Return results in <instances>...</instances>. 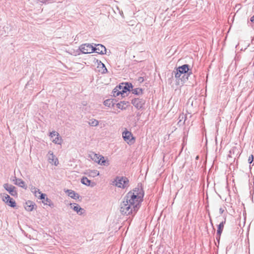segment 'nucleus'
Masks as SVG:
<instances>
[{
	"mask_svg": "<svg viewBox=\"0 0 254 254\" xmlns=\"http://www.w3.org/2000/svg\"><path fill=\"white\" fill-rule=\"evenodd\" d=\"M143 195V190L140 188H136L128 192L120 204V212L127 215L136 212L139 207Z\"/></svg>",
	"mask_w": 254,
	"mask_h": 254,
	"instance_id": "f257e3e1",
	"label": "nucleus"
},
{
	"mask_svg": "<svg viewBox=\"0 0 254 254\" xmlns=\"http://www.w3.org/2000/svg\"><path fill=\"white\" fill-rule=\"evenodd\" d=\"M128 181L127 178L123 177H117L113 182L116 187L124 189L128 186Z\"/></svg>",
	"mask_w": 254,
	"mask_h": 254,
	"instance_id": "f03ea898",
	"label": "nucleus"
},
{
	"mask_svg": "<svg viewBox=\"0 0 254 254\" xmlns=\"http://www.w3.org/2000/svg\"><path fill=\"white\" fill-rule=\"evenodd\" d=\"M49 137L53 143L56 144L62 145L63 139L60 134L56 131H53L49 133Z\"/></svg>",
	"mask_w": 254,
	"mask_h": 254,
	"instance_id": "7ed1b4c3",
	"label": "nucleus"
},
{
	"mask_svg": "<svg viewBox=\"0 0 254 254\" xmlns=\"http://www.w3.org/2000/svg\"><path fill=\"white\" fill-rule=\"evenodd\" d=\"M122 137L124 141L129 145H132L135 142V138L132 133L126 129L122 132Z\"/></svg>",
	"mask_w": 254,
	"mask_h": 254,
	"instance_id": "20e7f679",
	"label": "nucleus"
},
{
	"mask_svg": "<svg viewBox=\"0 0 254 254\" xmlns=\"http://www.w3.org/2000/svg\"><path fill=\"white\" fill-rule=\"evenodd\" d=\"M46 157L47 158L48 162L50 164L55 166H57L59 165V162L58 158L54 154V152L52 151L49 150L46 155Z\"/></svg>",
	"mask_w": 254,
	"mask_h": 254,
	"instance_id": "39448f33",
	"label": "nucleus"
},
{
	"mask_svg": "<svg viewBox=\"0 0 254 254\" xmlns=\"http://www.w3.org/2000/svg\"><path fill=\"white\" fill-rule=\"evenodd\" d=\"M80 50L83 54H89L94 52V47L89 44H85L81 45Z\"/></svg>",
	"mask_w": 254,
	"mask_h": 254,
	"instance_id": "423d86ee",
	"label": "nucleus"
},
{
	"mask_svg": "<svg viewBox=\"0 0 254 254\" xmlns=\"http://www.w3.org/2000/svg\"><path fill=\"white\" fill-rule=\"evenodd\" d=\"M113 94L115 97L120 96L122 97H126V91L123 90V88H122L121 85L120 84L119 86L115 88L113 91Z\"/></svg>",
	"mask_w": 254,
	"mask_h": 254,
	"instance_id": "0eeeda50",
	"label": "nucleus"
},
{
	"mask_svg": "<svg viewBox=\"0 0 254 254\" xmlns=\"http://www.w3.org/2000/svg\"><path fill=\"white\" fill-rule=\"evenodd\" d=\"M69 206L71 209L76 212L78 215H81L85 212V210L81 208L79 205L77 203H70Z\"/></svg>",
	"mask_w": 254,
	"mask_h": 254,
	"instance_id": "6e6552de",
	"label": "nucleus"
},
{
	"mask_svg": "<svg viewBox=\"0 0 254 254\" xmlns=\"http://www.w3.org/2000/svg\"><path fill=\"white\" fill-rule=\"evenodd\" d=\"M2 200L10 207H14L16 206L15 201L7 194H4L2 197Z\"/></svg>",
	"mask_w": 254,
	"mask_h": 254,
	"instance_id": "1a4fd4ad",
	"label": "nucleus"
},
{
	"mask_svg": "<svg viewBox=\"0 0 254 254\" xmlns=\"http://www.w3.org/2000/svg\"><path fill=\"white\" fill-rule=\"evenodd\" d=\"M40 199L42 200V203L44 205H49L51 207L54 206V203L50 199L47 197V195L45 193L41 194Z\"/></svg>",
	"mask_w": 254,
	"mask_h": 254,
	"instance_id": "9d476101",
	"label": "nucleus"
},
{
	"mask_svg": "<svg viewBox=\"0 0 254 254\" xmlns=\"http://www.w3.org/2000/svg\"><path fill=\"white\" fill-rule=\"evenodd\" d=\"M131 103L135 107L139 109L143 107L145 104V101L141 99L136 98L132 100Z\"/></svg>",
	"mask_w": 254,
	"mask_h": 254,
	"instance_id": "9b49d317",
	"label": "nucleus"
},
{
	"mask_svg": "<svg viewBox=\"0 0 254 254\" xmlns=\"http://www.w3.org/2000/svg\"><path fill=\"white\" fill-rule=\"evenodd\" d=\"M36 207L35 203L30 200L26 201L24 205L25 209L28 211H33L36 208Z\"/></svg>",
	"mask_w": 254,
	"mask_h": 254,
	"instance_id": "f8f14e48",
	"label": "nucleus"
},
{
	"mask_svg": "<svg viewBox=\"0 0 254 254\" xmlns=\"http://www.w3.org/2000/svg\"><path fill=\"white\" fill-rule=\"evenodd\" d=\"M94 52L100 54H106V49L102 45L97 44L95 47H94Z\"/></svg>",
	"mask_w": 254,
	"mask_h": 254,
	"instance_id": "ddd939ff",
	"label": "nucleus"
},
{
	"mask_svg": "<svg viewBox=\"0 0 254 254\" xmlns=\"http://www.w3.org/2000/svg\"><path fill=\"white\" fill-rule=\"evenodd\" d=\"M4 188L9 192L12 195H16V190H15V187L8 184H4L3 185Z\"/></svg>",
	"mask_w": 254,
	"mask_h": 254,
	"instance_id": "4468645a",
	"label": "nucleus"
},
{
	"mask_svg": "<svg viewBox=\"0 0 254 254\" xmlns=\"http://www.w3.org/2000/svg\"><path fill=\"white\" fill-rule=\"evenodd\" d=\"M121 85L123 90L126 91V96H127L129 92L130 89L132 88L131 84L128 83H122Z\"/></svg>",
	"mask_w": 254,
	"mask_h": 254,
	"instance_id": "2eb2a0df",
	"label": "nucleus"
},
{
	"mask_svg": "<svg viewBox=\"0 0 254 254\" xmlns=\"http://www.w3.org/2000/svg\"><path fill=\"white\" fill-rule=\"evenodd\" d=\"M99 160L100 163L99 164L100 165L108 166L110 164L109 160L107 158H105L101 155H100Z\"/></svg>",
	"mask_w": 254,
	"mask_h": 254,
	"instance_id": "dca6fc26",
	"label": "nucleus"
},
{
	"mask_svg": "<svg viewBox=\"0 0 254 254\" xmlns=\"http://www.w3.org/2000/svg\"><path fill=\"white\" fill-rule=\"evenodd\" d=\"M97 68L98 71L102 74L106 73L108 71L105 65L101 62H98Z\"/></svg>",
	"mask_w": 254,
	"mask_h": 254,
	"instance_id": "f3484780",
	"label": "nucleus"
},
{
	"mask_svg": "<svg viewBox=\"0 0 254 254\" xmlns=\"http://www.w3.org/2000/svg\"><path fill=\"white\" fill-rule=\"evenodd\" d=\"M65 192L67 193L68 196L72 198L76 199L79 198V195L73 190H68Z\"/></svg>",
	"mask_w": 254,
	"mask_h": 254,
	"instance_id": "a211bd4d",
	"label": "nucleus"
},
{
	"mask_svg": "<svg viewBox=\"0 0 254 254\" xmlns=\"http://www.w3.org/2000/svg\"><path fill=\"white\" fill-rule=\"evenodd\" d=\"M89 157L93 161L99 164L100 163L99 158L100 155L94 153H92L89 155Z\"/></svg>",
	"mask_w": 254,
	"mask_h": 254,
	"instance_id": "6ab92c4d",
	"label": "nucleus"
},
{
	"mask_svg": "<svg viewBox=\"0 0 254 254\" xmlns=\"http://www.w3.org/2000/svg\"><path fill=\"white\" fill-rule=\"evenodd\" d=\"M86 174L89 177H95L99 175V172L96 170H87Z\"/></svg>",
	"mask_w": 254,
	"mask_h": 254,
	"instance_id": "aec40b11",
	"label": "nucleus"
},
{
	"mask_svg": "<svg viewBox=\"0 0 254 254\" xmlns=\"http://www.w3.org/2000/svg\"><path fill=\"white\" fill-rule=\"evenodd\" d=\"M128 103L127 102H120L117 104V107L121 110H126L128 106Z\"/></svg>",
	"mask_w": 254,
	"mask_h": 254,
	"instance_id": "412c9836",
	"label": "nucleus"
},
{
	"mask_svg": "<svg viewBox=\"0 0 254 254\" xmlns=\"http://www.w3.org/2000/svg\"><path fill=\"white\" fill-rule=\"evenodd\" d=\"M31 191L34 194V195L39 199H40L41 194H43L41 192L39 189L35 187L31 188Z\"/></svg>",
	"mask_w": 254,
	"mask_h": 254,
	"instance_id": "4be33fe9",
	"label": "nucleus"
},
{
	"mask_svg": "<svg viewBox=\"0 0 254 254\" xmlns=\"http://www.w3.org/2000/svg\"><path fill=\"white\" fill-rule=\"evenodd\" d=\"M179 71L182 73H185L189 71V67L188 64H184L178 68Z\"/></svg>",
	"mask_w": 254,
	"mask_h": 254,
	"instance_id": "5701e85b",
	"label": "nucleus"
},
{
	"mask_svg": "<svg viewBox=\"0 0 254 254\" xmlns=\"http://www.w3.org/2000/svg\"><path fill=\"white\" fill-rule=\"evenodd\" d=\"M88 124L92 127H97L99 125V122L95 119H91L88 121Z\"/></svg>",
	"mask_w": 254,
	"mask_h": 254,
	"instance_id": "b1692460",
	"label": "nucleus"
},
{
	"mask_svg": "<svg viewBox=\"0 0 254 254\" xmlns=\"http://www.w3.org/2000/svg\"><path fill=\"white\" fill-rule=\"evenodd\" d=\"M17 185L25 190L27 189V185L25 184V182L21 179H17Z\"/></svg>",
	"mask_w": 254,
	"mask_h": 254,
	"instance_id": "393cba45",
	"label": "nucleus"
},
{
	"mask_svg": "<svg viewBox=\"0 0 254 254\" xmlns=\"http://www.w3.org/2000/svg\"><path fill=\"white\" fill-rule=\"evenodd\" d=\"M224 223H225V222H222L218 225V229L217 230V234L219 236V237H220V236L222 233V232L223 231Z\"/></svg>",
	"mask_w": 254,
	"mask_h": 254,
	"instance_id": "a878e982",
	"label": "nucleus"
},
{
	"mask_svg": "<svg viewBox=\"0 0 254 254\" xmlns=\"http://www.w3.org/2000/svg\"><path fill=\"white\" fill-rule=\"evenodd\" d=\"M81 183L87 186L91 185V181L88 179L86 177H83L81 181Z\"/></svg>",
	"mask_w": 254,
	"mask_h": 254,
	"instance_id": "bb28decb",
	"label": "nucleus"
},
{
	"mask_svg": "<svg viewBox=\"0 0 254 254\" xmlns=\"http://www.w3.org/2000/svg\"><path fill=\"white\" fill-rule=\"evenodd\" d=\"M185 118V115L184 114L180 115L179 119V121L178 124H180V125H183L184 124L185 120L183 121L184 119Z\"/></svg>",
	"mask_w": 254,
	"mask_h": 254,
	"instance_id": "cd10ccee",
	"label": "nucleus"
},
{
	"mask_svg": "<svg viewBox=\"0 0 254 254\" xmlns=\"http://www.w3.org/2000/svg\"><path fill=\"white\" fill-rule=\"evenodd\" d=\"M113 102L111 99H107L104 102V105L107 107H110Z\"/></svg>",
	"mask_w": 254,
	"mask_h": 254,
	"instance_id": "c85d7f7f",
	"label": "nucleus"
},
{
	"mask_svg": "<svg viewBox=\"0 0 254 254\" xmlns=\"http://www.w3.org/2000/svg\"><path fill=\"white\" fill-rule=\"evenodd\" d=\"M142 93V90L139 88H136L133 90V93L135 94H139Z\"/></svg>",
	"mask_w": 254,
	"mask_h": 254,
	"instance_id": "c756f323",
	"label": "nucleus"
},
{
	"mask_svg": "<svg viewBox=\"0 0 254 254\" xmlns=\"http://www.w3.org/2000/svg\"><path fill=\"white\" fill-rule=\"evenodd\" d=\"M253 160H254L253 155H251V156H249V157L248 158V162L250 164H251L253 162Z\"/></svg>",
	"mask_w": 254,
	"mask_h": 254,
	"instance_id": "7c9ffc66",
	"label": "nucleus"
},
{
	"mask_svg": "<svg viewBox=\"0 0 254 254\" xmlns=\"http://www.w3.org/2000/svg\"><path fill=\"white\" fill-rule=\"evenodd\" d=\"M181 74H182V73L180 72L178 70V69H177V72L175 73V77L176 78H179L180 77Z\"/></svg>",
	"mask_w": 254,
	"mask_h": 254,
	"instance_id": "2f4dec72",
	"label": "nucleus"
},
{
	"mask_svg": "<svg viewBox=\"0 0 254 254\" xmlns=\"http://www.w3.org/2000/svg\"><path fill=\"white\" fill-rule=\"evenodd\" d=\"M250 21L253 23H254V17H251L250 19Z\"/></svg>",
	"mask_w": 254,
	"mask_h": 254,
	"instance_id": "473e14b6",
	"label": "nucleus"
},
{
	"mask_svg": "<svg viewBox=\"0 0 254 254\" xmlns=\"http://www.w3.org/2000/svg\"><path fill=\"white\" fill-rule=\"evenodd\" d=\"M219 212L221 214L223 213V212H224V209L222 208H220L219 209Z\"/></svg>",
	"mask_w": 254,
	"mask_h": 254,
	"instance_id": "72a5a7b5",
	"label": "nucleus"
},
{
	"mask_svg": "<svg viewBox=\"0 0 254 254\" xmlns=\"http://www.w3.org/2000/svg\"><path fill=\"white\" fill-rule=\"evenodd\" d=\"M134 23H135V22H134H134H132V21H131V23H129L128 24H129V25H133L134 24Z\"/></svg>",
	"mask_w": 254,
	"mask_h": 254,
	"instance_id": "f704fd0d",
	"label": "nucleus"
},
{
	"mask_svg": "<svg viewBox=\"0 0 254 254\" xmlns=\"http://www.w3.org/2000/svg\"><path fill=\"white\" fill-rule=\"evenodd\" d=\"M234 19V17H232V20L233 21Z\"/></svg>",
	"mask_w": 254,
	"mask_h": 254,
	"instance_id": "c9c22d12",
	"label": "nucleus"
}]
</instances>
